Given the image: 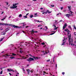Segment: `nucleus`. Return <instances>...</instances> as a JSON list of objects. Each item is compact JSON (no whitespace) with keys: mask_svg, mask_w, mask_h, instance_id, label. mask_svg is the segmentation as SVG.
<instances>
[{"mask_svg":"<svg viewBox=\"0 0 76 76\" xmlns=\"http://www.w3.org/2000/svg\"><path fill=\"white\" fill-rule=\"evenodd\" d=\"M3 26H4V25H5V26H11L12 27H14V28H22V27L20 26L19 27L17 26H16L15 25H13L11 24H7V23H3Z\"/></svg>","mask_w":76,"mask_h":76,"instance_id":"1","label":"nucleus"},{"mask_svg":"<svg viewBox=\"0 0 76 76\" xmlns=\"http://www.w3.org/2000/svg\"><path fill=\"white\" fill-rule=\"evenodd\" d=\"M18 4H19L18 3H17V4H13V7H10V9H16V8H17V7H18V6H16V5H17Z\"/></svg>","mask_w":76,"mask_h":76,"instance_id":"2","label":"nucleus"},{"mask_svg":"<svg viewBox=\"0 0 76 76\" xmlns=\"http://www.w3.org/2000/svg\"><path fill=\"white\" fill-rule=\"evenodd\" d=\"M34 58L31 57L29 58L27 60V61H28L29 62H30V61H34Z\"/></svg>","mask_w":76,"mask_h":76,"instance_id":"3","label":"nucleus"},{"mask_svg":"<svg viewBox=\"0 0 76 76\" xmlns=\"http://www.w3.org/2000/svg\"><path fill=\"white\" fill-rule=\"evenodd\" d=\"M70 12L71 13V14H66V17H68L69 16H73V14H72V13H73V12H72V11H70Z\"/></svg>","mask_w":76,"mask_h":76,"instance_id":"4","label":"nucleus"},{"mask_svg":"<svg viewBox=\"0 0 76 76\" xmlns=\"http://www.w3.org/2000/svg\"><path fill=\"white\" fill-rule=\"evenodd\" d=\"M65 31H66V32H67V34H68V36H69V34H70V31H69L67 28L66 29H64Z\"/></svg>","mask_w":76,"mask_h":76,"instance_id":"5","label":"nucleus"},{"mask_svg":"<svg viewBox=\"0 0 76 76\" xmlns=\"http://www.w3.org/2000/svg\"><path fill=\"white\" fill-rule=\"evenodd\" d=\"M67 26V23H65L64 24V26H63V30H64V29H65V28H66V26Z\"/></svg>","mask_w":76,"mask_h":76,"instance_id":"6","label":"nucleus"},{"mask_svg":"<svg viewBox=\"0 0 76 76\" xmlns=\"http://www.w3.org/2000/svg\"><path fill=\"white\" fill-rule=\"evenodd\" d=\"M7 70L8 72L12 71V72H15V71H14V70H13V69H7Z\"/></svg>","mask_w":76,"mask_h":76,"instance_id":"7","label":"nucleus"},{"mask_svg":"<svg viewBox=\"0 0 76 76\" xmlns=\"http://www.w3.org/2000/svg\"><path fill=\"white\" fill-rule=\"evenodd\" d=\"M26 71L28 72V75H29V73H30V70L29 69H27L26 70Z\"/></svg>","mask_w":76,"mask_h":76,"instance_id":"8","label":"nucleus"},{"mask_svg":"<svg viewBox=\"0 0 76 76\" xmlns=\"http://www.w3.org/2000/svg\"><path fill=\"white\" fill-rule=\"evenodd\" d=\"M3 57H6L7 56H10V55H8V54H7L6 55H3Z\"/></svg>","mask_w":76,"mask_h":76,"instance_id":"9","label":"nucleus"},{"mask_svg":"<svg viewBox=\"0 0 76 76\" xmlns=\"http://www.w3.org/2000/svg\"><path fill=\"white\" fill-rule=\"evenodd\" d=\"M68 38H69V42H70V37H71V34H70L68 36Z\"/></svg>","mask_w":76,"mask_h":76,"instance_id":"10","label":"nucleus"},{"mask_svg":"<svg viewBox=\"0 0 76 76\" xmlns=\"http://www.w3.org/2000/svg\"><path fill=\"white\" fill-rule=\"evenodd\" d=\"M33 57L34 59H38V58L37 57H35V56H33Z\"/></svg>","mask_w":76,"mask_h":76,"instance_id":"11","label":"nucleus"},{"mask_svg":"<svg viewBox=\"0 0 76 76\" xmlns=\"http://www.w3.org/2000/svg\"><path fill=\"white\" fill-rule=\"evenodd\" d=\"M21 57L23 58H20V59H26V57L25 56H21Z\"/></svg>","mask_w":76,"mask_h":76,"instance_id":"12","label":"nucleus"},{"mask_svg":"<svg viewBox=\"0 0 76 76\" xmlns=\"http://www.w3.org/2000/svg\"><path fill=\"white\" fill-rule=\"evenodd\" d=\"M8 29V28H7L6 29V30H5L6 32L8 31L9 30V29Z\"/></svg>","mask_w":76,"mask_h":76,"instance_id":"13","label":"nucleus"},{"mask_svg":"<svg viewBox=\"0 0 76 76\" xmlns=\"http://www.w3.org/2000/svg\"><path fill=\"white\" fill-rule=\"evenodd\" d=\"M68 7L69 9V10H71V6H68Z\"/></svg>","mask_w":76,"mask_h":76,"instance_id":"14","label":"nucleus"},{"mask_svg":"<svg viewBox=\"0 0 76 76\" xmlns=\"http://www.w3.org/2000/svg\"><path fill=\"white\" fill-rule=\"evenodd\" d=\"M47 13H48H48H51V12H50V11H49L48 10H47Z\"/></svg>","mask_w":76,"mask_h":76,"instance_id":"15","label":"nucleus"},{"mask_svg":"<svg viewBox=\"0 0 76 76\" xmlns=\"http://www.w3.org/2000/svg\"><path fill=\"white\" fill-rule=\"evenodd\" d=\"M65 45V42H63L62 44L61 45Z\"/></svg>","mask_w":76,"mask_h":76,"instance_id":"16","label":"nucleus"},{"mask_svg":"<svg viewBox=\"0 0 76 76\" xmlns=\"http://www.w3.org/2000/svg\"><path fill=\"white\" fill-rule=\"evenodd\" d=\"M30 32H33V34H34V29H32V31H30Z\"/></svg>","mask_w":76,"mask_h":76,"instance_id":"17","label":"nucleus"},{"mask_svg":"<svg viewBox=\"0 0 76 76\" xmlns=\"http://www.w3.org/2000/svg\"><path fill=\"white\" fill-rule=\"evenodd\" d=\"M41 44L42 45H45V42H44L43 43H41Z\"/></svg>","mask_w":76,"mask_h":76,"instance_id":"18","label":"nucleus"},{"mask_svg":"<svg viewBox=\"0 0 76 76\" xmlns=\"http://www.w3.org/2000/svg\"><path fill=\"white\" fill-rule=\"evenodd\" d=\"M10 58H11V59H13V58H15L14 57H10Z\"/></svg>","mask_w":76,"mask_h":76,"instance_id":"19","label":"nucleus"},{"mask_svg":"<svg viewBox=\"0 0 76 76\" xmlns=\"http://www.w3.org/2000/svg\"><path fill=\"white\" fill-rule=\"evenodd\" d=\"M33 16V15H31V16H30V18H32Z\"/></svg>","mask_w":76,"mask_h":76,"instance_id":"20","label":"nucleus"},{"mask_svg":"<svg viewBox=\"0 0 76 76\" xmlns=\"http://www.w3.org/2000/svg\"><path fill=\"white\" fill-rule=\"evenodd\" d=\"M71 42H73V39H72V38H71Z\"/></svg>","mask_w":76,"mask_h":76,"instance_id":"21","label":"nucleus"},{"mask_svg":"<svg viewBox=\"0 0 76 76\" xmlns=\"http://www.w3.org/2000/svg\"><path fill=\"white\" fill-rule=\"evenodd\" d=\"M58 28V27H55V28H54V29L55 30H56V29H57V28Z\"/></svg>","mask_w":76,"mask_h":76,"instance_id":"22","label":"nucleus"},{"mask_svg":"<svg viewBox=\"0 0 76 76\" xmlns=\"http://www.w3.org/2000/svg\"><path fill=\"white\" fill-rule=\"evenodd\" d=\"M55 34V32L53 33L50 34V35H53V34Z\"/></svg>","mask_w":76,"mask_h":76,"instance_id":"23","label":"nucleus"},{"mask_svg":"<svg viewBox=\"0 0 76 76\" xmlns=\"http://www.w3.org/2000/svg\"><path fill=\"white\" fill-rule=\"evenodd\" d=\"M70 40H69V45H70V44H71V41H70Z\"/></svg>","mask_w":76,"mask_h":76,"instance_id":"24","label":"nucleus"},{"mask_svg":"<svg viewBox=\"0 0 76 76\" xmlns=\"http://www.w3.org/2000/svg\"><path fill=\"white\" fill-rule=\"evenodd\" d=\"M45 54H48V52H47V50L45 51Z\"/></svg>","mask_w":76,"mask_h":76,"instance_id":"25","label":"nucleus"},{"mask_svg":"<svg viewBox=\"0 0 76 76\" xmlns=\"http://www.w3.org/2000/svg\"><path fill=\"white\" fill-rule=\"evenodd\" d=\"M12 55H13V56H16V54H15L13 53L12 54Z\"/></svg>","mask_w":76,"mask_h":76,"instance_id":"26","label":"nucleus"},{"mask_svg":"<svg viewBox=\"0 0 76 76\" xmlns=\"http://www.w3.org/2000/svg\"><path fill=\"white\" fill-rule=\"evenodd\" d=\"M68 28H71V26H70V25H69L68 26Z\"/></svg>","mask_w":76,"mask_h":76,"instance_id":"27","label":"nucleus"},{"mask_svg":"<svg viewBox=\"0 0 76 76\" xmlns=\"http://www.w3.org/2000/svg\"><path fill=\"white\" fill-rule=\"evenodd\" d=\"M22 15V14H20L19 15V17H21Z\"/></svg>","mask_w":76,"mask_h":76,"instance_id":"28","label":"nucleus"},{"mask_svg":"<svg viewBox=\"0 0 76 76\" xmlns=\"http://www.w3.org/2000/svg\"><path fill=\"white\" fill-rule=\"evenodd\" d=\"M51 7H54V5H51Z\"/></svg>","mask_w":76,"mask_h":76,"instance_id":"29","label":"nucleus"},{"mask_svg":"<svg viewBox=\"0 0 76 76\" xmlns=\"http://www.w3.org/2000/svg\"><path fill=\"white\" fill-rule=\"evenodd\" d=\"M73 26L74 27L75 29H76V27H75V25H74Z\"/></svg>","mask_w":76,"mask_h":76,"instance_id":"30","label":"nucleus"},{"mask_svg":"<svg viewBox=\"0 0 76 76\" xmlns=\"http://www.w3.org/2000/svg\"><path fill=\"white\" fill-rule=\"evenodd\" d=\"M24 18H28V17L27 16H24Z\"/></svg>","mask_w":76,"mask_h":76,"instance_id":"31","label":"nucleus"},{"mask_svg":"<svg viewBox=\"0 0 76 76\" xmlns=\"http://www.w3.org/2000/svg\"><path fill=\"white\" fill-rule=\"evenodd\" d=\"M3 73V71H1L0 73V75H1Z\"/></svg>","mask_w":76,"mask_h":76,"instance_id":"32","label":"nucleus"},{"mask_svg":"<svg viewBox=\"0 0 76 76\" xmlns=\"http://www.w3.org/2000/svg\"><path fill=\"white\" fill-rule=\"evenodd\" d=\"M6 19V18H4L2 19L1 20H4V19Z\"/></svg>","mask_w":76,"mask_h":76,"instance_id":"33","label":"nucleus"},{"mask_svg":"<svg viewBox=\"0 0 76 76\" xmlns=\"http://www.w3.org/2000/svg\"><path fill=\"white\" fill-rule=\"evenodd\" d=\"M30 72H31V73H34V71H33L32 70L30 71Z\"/></svg>","mask_w":76,"mask_h":76,"instance_id":"34","label":"nucleus"},{"mask_svg":"<svg viewBox=\"0 0 76 76\" xmlns=\"http://www.w3.org/2000/svg\"><path fill=\"white\" fill-rule=\"evenodd\" d=\"M6 31L5 32H4V33H3V34H2V35H5V34H6Z\"/></svg>","mask_w":76,"mask_h":76,"instance_id":"35","label":"nucleus"},{"mask_svg":"<svg viewBox=\"0 0 76 76\" xmlns=\"http://www.w3.org/2000/svg\"><path fill=\"white\" fill-rule=\"evenodd\" d=\"M23 26H25V23H23Z\"/></svg>","mask_w":76,"mask_h":76,"instance_id":"36","label":"nucleus"},{"mask_svg":"<svg viewBox=\"0 0 76 76\" xmlns=\"http://www.w3.org/2000/svg\"><path fill=\"white\" fill-rule=\"evenodd\" d=\"M53 26H54L55 28H56V26L54 24H53Z\"/></svg>","mask_w":76,"mask_h":76,"instance_id":"37","label":"nucleus"},{"mask_svg":"<svg viewBox=\"0 0 76 76\" xmlns=\"http://www.w3.org/2000/svg\"><path fill=\"white\" fill-rule=\"evenodd\" d=\"M64 74H65V73L64 72H63L62 73V75H64Z\"/></svg>","mask_w":76,"mask_h":76,"instance_id":"38","label":"nucleus"},{"mask_svg":"<svg viewBox=\"0 0 76 76\" xmlns=\"http://www.w3.org/2000/svg\"><path fill=\"white\" fill-rule=\"evenodd\" d=\"M74 35L75 36H76V32H75L74 33Z\"/></svg>","mask_w":76,"mask_h":76,"instance_id":"39","label":"nucleus"},{"mask_svg":"<svg viewBox=\"0 0 76 76\" xmlns=\"http://www.w3.org/2000/svg\"><path fill=\"white\" fill-rule=\"evenodd\" d=\"M29 55L30 56H31V57H33V56L31 55V54H29Z\"/></svg>","mask_w":76,"mask_h":76,"instance_id":"40","label":"nucleus"},{"mask_svg":"<svg viewBox=\"0 0 76 76\" xmlns=\"http://www.w3.org/2000/svg\"><path fill=\"white\" fill-rule=\"evenodd\" d=\"M60 14H61V13H60L57 14L56 15L57 16V15H60Z\"/></svg>","mask_w":76,"mask_h":76,"instance_id":"41","label":"nucleus"},{"mask_svg":"<svg viewBox=\"0 0 76 76\" xmlns=\"http://www.w3.org/2000/svg\"><path fill=\"white\" fill-rule=\"evenodd\" d=\"M20 53H22V51L21 50H20Z\"/></svg>","mask_w":76,"mask_h":76,"instance_id":"42","label":"nucleus"},{"mask_svg":"<svg viewBox=\"0 0 76 76\" xmlns=\"http://www.w3.org/2000/svg\"><path fill=\"white\" fill-rule=\"evenodd\" d=\"M42 26V25H40L38 26H37V27H39V26Z\"/></svg>","mask_w":76,"mask_h":76,"instance_id":"43","label":"nucleus"},{"mask_svg":"<svg viewBox=\"0 0 76 76\" xmlns=\"http://www.w3.org/2000/svg\"><path fill=\"white\" fill-rule=\"evenodd\" d=\"M50 61V59H49L48 60H47L46 61L48 62V61Z\"/></svg>","mask_w":76,"mask_h":76,"instance_id":"44","label":"nucleus"},{"mask_svg":"<svg viewBox=\"0 0 76 76\" xmlns=\"http://www.w3.org/2000/svg\"><path fill=\"white\" fill-rule=\"evenodd\" d=\"M43 73H45V74H46L47 73V72H46L45 71H44Z\"/></svg>","mask_w":76,"mask_h":76,"instance_id":"45","label":"nucleus"},{"mask_svg":"<svg viewBox=\"0 0 76 76\" xmlns=\"http://www.w3.org/2000/svg\"><path fill=\"white\" fill-rule=\"evenodd\" d=\"M1 25L3 26V25H4V24H2L1 23H0V25Z\"/></svg>","mask_w":76,"mask_h":76,"instance_id":"46","label":"nucleus"},{"mask_svg":"<svg viewBox=\"0 0 76 76\" xmlns=\"http://www.w3.org/2000/svg\"><path fill=\"white\" fill-rule=\"evenodd\" d=\"M63 7H61V10H63Z\"/></svg>","mask_w":76,"mask_h":76,"instance_id":"47","label":"nucleus"},{"mask_svg":"<svg viewBox=\"0 0 76 76\" xmlns=\"http://www.w3.org/2000/svg\"><path fill=\"white\" fill-rule=\"evenodd\" d=\"M6 3H7V5H8V4H9V3H8V2H5Z\"/></svg>","mask_w":76,"mask_h":76,"instance_id":"48","label":"nucleus"},{"mask_svg":"<svg viewBox=\"0 0 76 76\" xmlns=\"http://www.w3.org/2000/svg\"><path fill=\"white\" fill-rule=\"evenodd\" d=\"M44 13H45V14H47V12H44Z\"/></svg>","mask_w":76,"mask_h":76,"instance_id":"49","label":"nucleus"},{"mask_svg":"<svg viewBox=\"0 0 76 76\" xmlns=\"http://www.w3.org/2000/svg\"><path fill=\"white\" fill-rule=\"evenodd\" d=\"M3 41V39H1L0 41Z\"/></svg>","mask_w":76,"mask_h":76,"instance_id":"50","label":"nucleus"},{"mask_svg":"<svg viewBox=\"0 0 76 76\" xmlns=\"http://www.w3.org/2000/svg\"><path fill=\"white\" fill-rule=\"evenodd\" d=\"M35 22H37L38 21H37V20H34Z\"/></svg>","mask_w":76,"mask_h":76,"instance_id":"51","label":"nucleus"},{"mask_svg":"<svg viewBox=\"0 0 76 76\" xmlns=\"http://www.w3.org/2000/svg\"><path fill=\"white\" fill-rule=\"evenodd\" d=\"M28 27H29V26H26V28H28Z\"/></svg>","mask_w":76,"mask_h":76,"instance_id":"52","label":"nucleus"},{"mask_svg":"<svg viewBox=\"0 0 76 76\" xmlns=\"http://www.w3.org/2000/svg\"><path fill=\"white\" fill-rule=\"evenodd\" d=\"M45 28H46V29H48V28H47V26H45Z\"/></svg>","mask_w":76,"mask_h":76,"instance_id":"53","label":"nucleus"},{"mask_svg":"<svg viewBox=\"0 0 76 76\" xmlns=\"http://www.w3.org/2000/svg\"><path fill=\"white\" fill-rule=\"evenodd\" d=\"M34 32H35L36 33H37V32H38V31H34Z\"/></svg>","mask_w":76,"mask_h":76,"instance_id":"54","label":"nucleus"},{"mask_svg":"<svg viewBox=\"0 0 76 76\" xmlns=\"http://www.w3.org/2000/svg\"><path fill=\"white\" fill-rule=\"evenodd\" d=\"M9 75H10V76H11V75H12V74L10 73H9Z\"/></svg>","mask_w":76,"mask_h":76,"instance_id":"55","label":"nucleus"},{"mask_svg":"<svg viewBox=\"0 0 76 76\" xmlns=\"http://www.w3.org/2000/svg\"><path fill=\"white\" fill-rule=\"evenodd\" d=\"M74 42V43H75V44H76V40Z\"/></svg>","mask_w":76,"mask_h":76,"instance_id":"56","label":"nucleus"},{"mask_svg":"<svg viewBox=\"0 0 76 76\" xmlns=\"http://www.w3.org/2000/svg\"><path fill=\"white\" fill-rule=\"evenodd\" d=\"M36 76H38V74H36Z\"/></svg>","mask_w":76,"mask_h":76,"instance_id":"57","label":"nucleus"},{"mask_svg":"<svg viewBox=\"0 0 76 76\" xmlns=\"http://www.w3.org/2000/svg\"><path fill=\"white\" fill-rule=\"evenodd\" d=\"M28 14H29V13H28L27 14H26V16H28Z\"/></svg>","mask_w":76,"mask_h":76,"instance_id":"58","label":"nucleus"},{"mask_svg":"<svg viewBox=\"0 0 76 76\" xmlns=\"http://www.w3.org/2000/svg\"><path fill=\"white\" fill-rule=\"evenodd\" d=\"M46 47V45H45L44 46H43L44 48V47Z\"/></svg>","mask_w":76,"mask_h":76,"instance_id":"59","label":"nucleus"},{"mask_svg":"<svg viewBox=\"0 0 76 76\" xmlns=\"http://www.w3.org/2000/svg\"><path fill=\"white\" fill-rule=\"evenodd\" d=\"M57 64H56V68H57Z\"/></svg>","mask_w":76,"mask_h":76,"instance_id":"60","label":"nucleus"},{"mask_svg":"<svg viewBox=\"0 0 76 76\" xmlns=\"http://www.w3.org/2000/svg\"><path fill=\"white\" fill-rule=\"evenodd\" d=\"M74 1H72L71 2V3H74Z\"/></svg>","mask_w":76,"mask_h":76,"instance_id":"61","label":"nucleus"},{"mask_svg":"<svg viewBox=\"0 0 76 76\" xmlns=\"http://www.w3.org/2000/svg\"><path fill=\"white\" fill-rule=\"evenodd\" d=\"M53 62H54V59L53 58Z\"/></svg>","mask_w":76,"mask_h":76,"instance_id":"62","label":"nucleus"},{"mask_svg":"<svg viewBox=\"0 0 76 76\" xmlns=\"http://www.w3.org/2000/svg\"><path fill=\"white\" fill-rule=\"evenodd\" d=\"M40 9H41V10H42V9H43V8H40Z\"/></svg>","mask_w":76,"mask_h":76,"instance_id":"63","label":"nucleus"},{"mask_svg":"<svg viewBox=\"0 0 76 76\" xmlns=\"http://www.w3.org/2000/svg\"><path fill=\"white\" fill-rule=\"evenodd\" d=\"M28 6H31V5H27Z\"/></svg>","mask_w":76,"mask_h":76,"instance_id":"64","label":"nucleus"}]
</instances>
